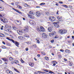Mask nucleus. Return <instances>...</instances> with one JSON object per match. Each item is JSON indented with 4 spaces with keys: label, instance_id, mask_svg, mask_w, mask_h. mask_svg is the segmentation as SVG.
<instances>
[{
    "label": "nucleus",
    "instance_id": "1",
    "mask_svg": "<svg viewBox=\"0 0 74 74\" xmlns=\"http://www.w3.org/2000/svg\"><path fill=\"white\" fill-rule=\"evenodd\" d=\"M28 29H29V27H28V26H27L25 27L24 29L23 32L24 33H26L28 32Z\"/></svg>",
    "mask_w": 74,
    "mask_h": 74
},
{
    "label": "nucleus",
    "instance_id": "2",
    "mask_svg": "<svg viewBox=\"0 0 74 74\" xmlns=\"http://www.w3.org/2000/svg\"><path fill=\"white\" fill-rule=\"evenodd\" d=\"M57 23H59V22H54L53 24H54V26L56 27L57 28L59 27V25L58 24H57Z\"/></svg>",
    "mask_w": 74,
    "mask_h": 74
},
{
    "label": "nucleus",
    "instance_id": "3",
    "mask_svg": "<svg viewBox=\"0 0 74 74\" xmlns=\"http://www.w3.org/2000/svg\"><path fill=\"white\" fill-rule=\"evenodd\" d=\"M14 44H15L16 45L17 47H19V43H18L16 41H14L13 40L12 42Z\"/></svg>",
    "mask_w": 74,
    "mask_h": 74
},
{
    "label": "nucleus",
    "instance_id": "4",
    "mask_svg": "<svg viewBox=\"0 0 74 74\" xmlns=\"http://www.w3.org/2000/svg\"><path fill=\"white\" fill-rule=\"evenodd\" d=\"M56 33L55 32L53 31L51 33H49V36H53Z\"/></svg>",
    "mask_w": 74,
    "mask_h": 74
},
{
    "label": "nucleus",
    "instance_id": "5",
    "mask_svg": "<svg viewBox=\"0 0 74 74\" xmlns=\"http://www.w3.org/2000/svg\"><path fill=\"white\" fill-rule=\"evenodd\" d=\"M12 9H13V10H14V11H16V12H18V13H19V14H22V12L19 11V10H17V9H16L14 8H12Z\"/></svg>",
    "mask_w": 74,
    "mask_h": 74
},
{
    "label": "nucleus",
    "instance_id": "6",
    "mask_svg": "<svg viewBox=\"0 0 74 74\" xmlns=\"http://www.w3.org/2000/svg\"><path fill=\"white\" fill-rule=\"evenodd\" d=\"M40 30L42 32H44L45 31V29L43 27L41 26L40 27Z\"/></svg>",
    "mask_w": 74,
    "mask_h": 74
},
{
    "label": "nucleus",
    "instance_id": "7",
    "mask_svg": "<svg viewBox=\"0 0 74 74\" xmlns=\"http://www.w3.org/2000/svg\"><path fill=\"white\" fill-rule=\"evenodd\" d=\"M47 36L46 34L44 33L42 34V37L43 38H47Z\"/></svg>",
    "mask_w": 74,
    "mask_h": 74
},
{
    "label": "nucleus",
    "instance_id": "8",
    "mask_svg": "<svg viewBox=\"0 0 74 74\" xmlns=\"http://www.w3.org/2000/svg\"><path fill=\"white\" fill-rule=\"evenodd\" d=\"M36 41H36V42L38 44H40V38H36Z\"/></svg>",
    "mask_w": 74,
    "mask_h": 74
},
{
    "label": "nucleus",
    "instance_id": "9",
    "mask_svg": "<svg viewBox=\"0 0 74 74\" xmlns=\"http://www.w3.org/2000/svg\"><path fill=\"white\" fill-rule=\"evenodd\" d=\"M36 15L37 16H40L41 15V13L40 12H36Z\"/></svg>",
    "mask_w": 74,
    "mask_h": 74
},
{
    "label": "nucleus",
    "instance_id": "10",
    "mask_svg": "<svg viewBox=\"0 0 74 74\" xmlns=\"http://www.w3.org/2000/svg\"><path fill=\"white\" fill-rule=\"evenodd\" d=\"M48 30L49 32H51L52 31V28L51 27H49L48 28Z\"/></svg>",
    "mask_w": 74,
    "mask_h": 74
},
{
    "label": "nucleus",
    "instance_id": "11",
    "mask_svg": "<svg viewBox=\"0 0 74 74\" xmlns=\"http://www.w3.org/2000/svg\"><path fill=\"white\" fill-rule=\"evenodd\" d=\"M28 16H29V18H30L31 19H34V16L32 15H30V14H28Z\"/></svg>",
    "mask_w": 74,
    "mask_h": 74
},
{
    "label": "nucleus",
    "instance_id": "12",
    "mask_svg": "<svg viewBox=\"0 0 74 74\" xmlns=\"http://www.w3.org/2000/svg\"><path fill=\"white\" fill-rule=\"evenodd\" d=\"M17 32L20 35H22V31L20 30L17 31Z\"/></svg>",
    "mask_w": 74,
    "mask_h": 74
},
{
    "label": "nucleus",
    "instance_id": "13",
    "mask_svg": "<svg viewBox=\"0 0 74 74\" xmlns=\"http://www.w3.org/2000/svg\"><path fill=\"white\" fill-rule=\"evenodd\" d=\"M29 64L30 66H31L32 67H33V66H34V63L32 62H29Z\"/></svg>",
    "mask_w": 74,
    "mask_h": 74
},
{
    "label": "nucleus",
    "instance_id": "14",
    "mask_svg": "<svg viewBox=\"0 0 74 74\" xmlns=\"http://www.w3.org/2000/svg\"><path fill=\"white\" fill-rule=\"evenodd\" d=\"M29 22L30 24H31V25H33L34 22V21L30 20L29 21Z\"/></svg>",
    "mask_w": 74,
    "mask_h": 74
},
{
    "label": "nucleus",
    "instance_id": "15",
    "mask_svg": "<svg viewBox=\"0 0 74 74\" xmlns=\"http://www.w3.org/2000/svg\"><path fill=\"white\" fill-rule=\"evenodd\" d=\"M67 31L66 29H63L62 30V32L63 33V34H66V33H67Z\"/></svg>",
    "mask_w": 74,
    "mask_h": 74
},
{
    "label": "nucleus",
    "instance_id": "16",
    "mask_svg": "<svg viewBox=\"0 0 74 74\" xmlns=\"http://www.w3.org/2000/svg\"><path fill=\"white\" fill-rule=\"evenodd\" d=\"M5 35L3 34H0V37H5Z\"/></svg>",
    "mask_w": 74,
    "mask_h": 74
},
{
    "label": "nucleus",
    "instance_id": "17",
    "mask_svg": "<svg viewBox=\"0 0 74 74\" xmlns=\"http://www.w3.org/2000/svg\"><path fill=\"white\" fill-rule=\"evenodd\" d=\"M65 52L66 53H70V51L68 49H66L65 50Z\"/></svg>",
    "mask_w": 74,
    "mask_h": 74
},
{
    "label": "nucleus",
    "instance_id": "18",
    "mask_svg": "<svg viewBox=\"0 0 74 74\" xmlns=\"http://www.w3.org/2000/svg\"><path fill=\"white\" fill-rule=\"evenodd\" d=\"M16 21L17 22V25H21L22 23H21V21H18V20Z\"/></svg>",
    "mask_w": 74,
    "mask_h": 74
},
{
    "label": "nucleus",
    "instance_id": "19",
    "mask_svg": "<svg viewBox=\"0 0 74 74\" xmlns=\"http://www.w3.org/2000/svg\"><path fill=\"white\" fill-rule=\"evenodd\" d=\"M59 32L60 34H63V30L62 29H60L59 31Z\"/></svg>",
    "mask_w": 74,
    "mask_h": 74
},
{
    "label": "nucleus",
    "instance_id": "20",
    "mask_svg": "<svg viewBox=\"0 0 74 74\" xmlns=\"http://www.w3.org/2000/svg\"><path fill=\"white\" fill-rule=\"evenodd\" d=\"M6 39H7V40H9L10 41H12V42H13V41H14V40H13V39H10L8 37L6 38Z\"/></svg>",
    "mask_w": 74,
    "mask_h": 74
},
{
    "label": "nucleus",
    "instance_id": "21",
    "mask_svg": "<svg viewBox=\"0 0 74 74\" xmlns=\"http://www.w3.org/2000/svg\"><path fill=\"white\" fill-rule=\"evenodd\" d=\"M33 11H30L29 12V14H27L28 15V14L30 15H32V14H33Z\"/></svg>",
    "mask_w": 74,
    "mask_h": 74
},
{
    "label": "nucleus",
    "instance_id": "22",
    "mask_svg": "<svg viewBox=\"0 0 74 74\" xmlns=\"http://www.w3.org/2000/svg\"><path fill=\"white\" fill-rule=\"evenodd\" d=\"M23 36L25 37H28V38H29L30 37V36H29L28 35L25 34Z\"/></svg>",
    "mask_w": 74,
    "mask_h": 74
},
{
    "label": "nucleus",
    "instance_id": "23",
    "mask_svg": "<svg viewBox=\"0 0 74 74\" xmlns=\"http://www.w3.org/2000/svg\"><path fill=\"white\" fill-rule=\"evenodd\" d=\"M18 38L20 40H23V36H18Z\"/></svg>",
    "mask_w": 74,
    "mask_h": 74
},
{
    "label": "nucleus",
    "instance_id": "24",
    "mask_svg": "<svg viewBox=\"0 0 74 74\" xmlns=\"http://www.w3.org/2000/svg\"><path fill=\"white\" fill-rule=\"evenodd\" d=\"M54 18H55V17H53L51 19V21L52 22H54V21H55V20L54 19Z\"/></svg>",
    "mask_w": 74,
    "mask_h": 74
},
{
    "label": "nucleus",
    "instance_id": "25",
    "mask_svg": "<svg viewBox=\"0 0 74 74\" xmlns=\"http://www.w3.org/2000/svg\"><path fill=\"white\" fill-rule=\"evenodd\" d=\"M2 59L4 62H8V60L7 59H6V58H2Z\"/></svg>",
    "mask_w": 74,
    "mask_h": 74
},
{
    "label": "nucleus",
    "instance_id": "26",
    "mask_svg": "<svg viewBox=\"0 0 74 74\" xmlns=\"http://www.w3.org/2000/svg\"><path fill=\"white\" fill-rule=\"evenodd\" d=\"M60 21H61V22H63V18L62 17H61L60 18V19L59 20Z\"/></svg>",
    "mask_w": 74,
    "mask_h": 74
},
{
    "label": "nucleus",
    "instance_id": "27",
    "mask_svg": "<svg viewBox=\"0 0 74 74\" xmlns=\"http://www.w3.org/2000/svg\"><path fill=\"white\" fill-rule=\"evenodd\" d=\"M1 48L2 49H6V47L4 46H2Z\"/></svg>",
    "mask_w": 74,
    "mask_h": 74
},
{
    "label": "nucleus",
    "instance_id": "28",
    "mask_svg": "<svg viewBox=\"0 0 74 74\" xmlns=\"http://www.w3.org/2000/svg\"><path fill=\"white\" fill-rule=\"evenodd\" d=\"M45 59L46 60H49V58H48V57H45Z\"/></svg>",
    "mask_w": 74,
    "mask_h": 74
},
{
    "label": "nucleus",
    "instance_id": "29",
    "mask_svg": "<svg viewBox=\"0 0 74 74\" xmlns=\"http://www.w3.org/2000/svg\"><path fill=\"white\" fill-rule=\"evenodd\" d=\"M45 3H41L40 4V5H45Z\"/></svg>",
    "mask_w": 74,
    "mask_h": 74
},
{
    "label": "nucleus",
    "instance_id": "30",
    "mask_svg": "<svg viewBox=\"0 0 74 74\" xmlns=\"http://www.w3.org/2000/svg\"><path fill=\"white\" fill-rule=\"evenodd\" d=\"M17 7L19 9H22V7L20 5L17 6Z\"/></svg>",
    "mask_w": 74,
    "mask_h": 74
},
{
    "label": "nucleus",
    "instance_id": "31",
    "mask_svg": "<svg viewBox=\"0 0 74 74\" xmlns=\"http://www.w3.org/2000/svg\"><path fill=\"white\" fill-rule=\"evenodd\" d=\"M9 59L10 60H14V59L12 57H10Z\"/></svg>",
    "mask_w": 74,
    "mask_h": 74
},
{
    "label": "nucleus",
    "instance_id": "32",
    "mask_svg": "<svg viewBox=\"0 0 74 74\" xmlns=\"http://www.w3.org/2000/svg\"><path fill=\"white\" fill-rule=\"evenodd\" d=\"M14 70H15V71H16V72H17V73H19V71L17 69H16L15 68L14 69Z\"/></svg>",
    "mask_w": 74,
    "mask_h": 74
},
{
    "label": "nucleus",
    "instance_id": "33",
    "mask_svg": "<svg viewBox=\"0 0 74 74\" xmlns=\"http://www.w3.org/2000/svg\"><path fill=\"white\" fill-rule=\"evenodd\" d=\"M63 6L65 8H68V6H67L66 5H63Z\"/></svg>",
    "mask_w": 74,
    "mask_h": 74
},
{
    "label": "nucleus",
    "instance_id": "34",
    "mask_svg": "<svg viewBox=\"0 0 74 74\" xmlns=\"http://www.w3.org/2000/svg\"><path fill=\"white\" fill-rule=\"evenodd\" d=\"M4 21L5 22H6V23H8V21H7V19L6 18H5L4 19Z\"/></svg>",
    "mask_w": 74,
    "mask_h": 74
},
{
    "label": "nucleus",
    "instance_id": "35",
    "mask_svg": "<svg viewBox=\"0 0 74 74\" xmlns=\"http://www.w3.org/2000/svg\"><path fill=\"white\" fill-rule=\"evenodd\" d=\"M38 73H41V74H45V73H46L45 72H40V71H38Z\"/></svg>",
    "mask_w": 74,
    "mask_h": 74
},
{
    "label": "nucleus",
    "instance_id": "36",
    "mask_svg": "<svg viewBox=\"0 0 74 74\" xmlns=\"http://www.w3.org/2000/svg\"><path fill=\"white\" fill-rule=\"evenodd\" d=\"M1 21H2V22H3L4 23H5V22L3 20V19H1Z\"/></svg>",
    "mask_w": 74,
    "mask_h": 74
},
{
    "label": "nucleus",
    "instance_id": "37",
    "mask_svg": "<svg viewBox=\"0 0 74 74\" xmlns=\"http://www.w3.org/2000/svg\"><path fill=\"white\" fill-rule=\"evenodd\" d=\"M10 71L9 70H7L6 71V72L7 73H8V74H9V73H10Z\"/></svg>",
    "mask_w": 74,
    "mask_h": 74
},
{
    "label": "nucleus",
    "instance_id": "38",
    "mask_svg": "<svg viewBox=\"0 0 74 74\" xmlns=\"http://www.w3.org/2000/svg\"><path fill=\"white\" fill-rule=\"evenodd\" d=\"M69 65L70 66H72L73 65V64H72V63L70 62L69 63Z\"/></svg>",
    "mask_w": 74,
    "mask_h": 74
},
{
    "label": "nucleus",
    "instance_id": "39",
    "mask_svg": "<svg viewBox=\"0 0 74 74\" xmlns=\"http://www.w3.org/2000/svg\"><path fill=\"white\" fill-rule=\"evenodd\" d=\"M14 63H15V61H12L11 62V64H14Z\"/></svg>",
    "mask_w": 74,
    "mask_h": 74
},
{
    "label": "nucleus",
    "instance_id": "40",
    "mask_svg": "<svg viewBox=\"0 0 74 74\" xmlns=\"http://www.w3.org/2000/svg\"><path fill=\"white\" fill-rule=\"evenodd\" d=\"M37 30L38 32H40V28H37Z\"/></svg>",
    "mask_w": 74,
    "mask_h": 74
},
{
    "label": "nucleus",
    "instance_id": "41",
    "mask_svg": "<svg viewBox=\"0 0 74 74\" xmlns=\"http://www.w3.org/2000/svg\"><path fill=\"white\" fill-rule=\"evenodd\" d=\"M0 8H1V11H3L4 10V8H3V7H0Z\"/></svg>",
    "mask_w": 74,
    "mask_h": 74
},
{
    "label": "nucleus",
    "instance_id": "42",
    "mask_svg": "<svg viewBox=\"0 0 74 74\" xmlns=\"http://www.w3.org/2000/svg\"><path fill=\"white\" fill-rule=\"evenodd\" d=\"M8 30L9 32H10V33H11V29H8Z\"/></svg>",
    "mask_w": 74,
    "mask_h": 74
},
{
    "label": "nucleus",
    "instance_id": "43",
    "mask_svg": "<svg viewBox=\"0 0 74 74\" xmlns=\"http://www.w3.org/2000/svg\"><path fill=\"white\" fill-rule=\"evenodd\" d=\"M45 13L47 15H49V12H45Z\"/></svg>",
    "mask_w": 74,
    "mask_h": 74
},
{
    "label": "nucleus",
    "instance_id": "44",
    "mask_svg": "<svg viewBox=\"0 0 74 74\" xmlns=\"http://www.w3.org/2000/svg\"><path fill=\"white\" fill-rule=\"evenodd\" d=\"M60 17H59V16H58L57 17V18L58 19V20H60Z\"/></svg>",
    "mask_w": 74,
    "mask_h": 74
},
{
    "label": "nucleus",
    "instance_id": "45",
    "mask_svg": "<svg viewBox=\"0 0 74 74\" xmlns=\"http://www.w3.org/2000/svg\"><path fill=\"white\" fill-rule=\"evenodd\" d=\"M41 53L42 54V55H45V52H41Z\"/></svg>",
    "mask_w": 74,
    "mask_h": 74
},
{
    "label": "nucleus",
    "instance_id": "46",
    "mask_svg": "<svg viewBox=\"0 0 74 74\" xmlns=\"http://www.w3.org/2000/svg\"><path fill=\"white\" fill-rule=\"evenodd\" d=\"M8 74H13V73L11 71H10V72L8 73Z\"/></svg>",
    "mask_w": 74,
    "mask_h": 74
},
{
    "label": "nucleus",
    "instance_id": "47",
    "mask_svg": "<svg viewBox=\"0 0 74 74\" xmlns=\"http://www.w3.org/2000/svg\"><path fill=\"white\" fill-rule=\"evenodd\" d=\"M58 57L59 58H60V59L61 58H62V56L60 55H59L58 56Z\"/></svg>",
    "mask_w": 74,
    "mask_h": 74
},
{
    "label": "nucleus",
    "instance_id": "48",
    "mask_svg": "<svg viewBox=\"0 0 74 74\" xmlns=\"http://www.w3.org/2000/svg\"><path fill=\"white\" fill-rule=\"evenodd\" d=\"M43 71H46V72H47V73H48V70H47V69L43 70Z\"/></svg>",
    "mask_w": 74,
    "mask_h": 74
},
{
    "label": "nucleus",
    "instance_id": "49",
    "mask_svg": "<svg viewBox=\"0 0 74 74\" xmlns=\"http://www.w3.org/2000/svg\"><path fill=\"white\" fill-rule=\"evenodd\" d=\"M60 52H64V50L61 49L60 50Z\"/></svg>",
    "mask_w": 74,
    "mask_h": 74
},
{
    "label": "nucleus",
    "instance_id": "50",
    "mask_svg": "<svg viewBox=\"0 0 74 74\" xmlns=\"http://www.w3.org/2000/svg\"><path fill=\"white\" fill-rule=\"evenodd\" d=\"M69 7L70 8V9H73V7L71 6H69Z\"/></svg>",
    "mask_w": 74,
    "mask_h": 74
},
{
    "label": "nucleus",
    "instance_id": "51",
    "mask_svg": "<svg viewBox=\"0 0 74 74\" xmlns=\"http://www.w3.org/2000/svg\"><path fill=\"white\" fill-rule=\"evenodd\" d=\"M12 28L13 29H14V30H15L16 29V28L15 27H12Z\"/></svg>",
    "mask_w": 74,
    "mask_h": 74
},
{
    "label": "nucleus",
    "instance_id": "52",
    "mask_svg": "<svg viewBox=\"0 0 74 74\" xmlns=\"http://www.w3.org/2000/svg\"><path fill=\"white\" fill-rule=\"evenodd\" d=\"M25 51H28V50H29V49H28V48H26L25 49Z\"/></svg>",
    "mask_w": 74,
    "mask_h": 74
},
{
    "label": "nucleus",
    "instance_id": "53",
    "mask_svg": "<svg viewBox=\"0 0 74 74\" xmlns=\"http://www.w3.org/2000/svg\"><path fill=\"white\" fill-rule=\"evenodd\" d=\"M53 42H54V40H52L51 41V43H53Z\"/></svg>",
    "mask_w": 74,
    "mask_h": 74
},
{
    "label": "nucleus",
    "instance_id": "54",
    "mask_svg": "<svg viewBox=\"0 0 74 74\" xmlns=\"http://www.w3.org/2000/svg\"><path fill=\"white\" fill-rule=\"evenodd\" d=\"M55 62V61H52L51 62L52 64H53V63H54Z\"/></svg>",
    "mask_w": 74,
    "mask_h": 74
},
{
    "label": "nucleus",
    "instance_id": "55",
    "mask_svg": "<svg viewBox=\"0 0 74 74\" xmlns=\"http://www.w3.org/2000/svg\"><path fill=\"white\" fill-rule=\"evenodd\" d=\"M49 20L51 21V19H52V18H51V16L49 17Z\"/></svg>",
    "mask_w": 74,
    "mask_h": 74
},
{
    "label": "nucleus",
    "instance_id": "56",
    "mask_svg": "<svg viewBox=\"0 0 74 74\" xmlns=\"http://www.w3.org/2000/svg\"><path fill=\"white\" fill-rule=\"evenodd\" d=\"M33 46L34 47V48H36L37 47V46H36V45H33Z\"/></svg>",
    "mask_w": 74,
    "mask_h": 74
},
{
    "label": "nucleus",
    "instance_id": "57",
    "mask_svg": "<svg viewBox=\"0 0 74 74\" xmlns=\"http://www.w3.org/2000/svg\"><path fill=\"white\" fill-rule=\"evenodd\" d=\"M21 62L22 63H24V61L23 60H21Z\"/></svg>",
    "mask_w": 74,
    "mask_h": 74
},
{
    "label": "nucleus",
    "instance_id": "58",
    "mask_svg": "<svg viewBox=\"0 0 74 74\" xmlns=\"http://www.w3.org/2000/svg\"><path fill=\"white\" fill-rule=\"evenodd\" d=\"M64 60H65V61H66V62L67 61V59H66L65 58H64Z\"/></svg>",
    "mask_w": 74,
    "mask_h": 74
},
{
    "label": "nucleus",
    "instance_id": "59",
    "mask_svg": "<svg viewBox=\"0 0 74 74\" xmlns=\"http://www.w3.org/2000/svg\"><path fill=\"white\" fill-rule=\"evenodd\" d=\"M26 43H27V44H30V42H25Z\"/></svg>",
    "mask_w": 74,
    "mask_h": 74
},
{
    "label": "nucleus",
    "instance_id": "60",
    "mask_svg": "<svg viewBox=\"0 0 74 74\" xmlns=\"http://www.w3.org/2000/svg\"><path fill=\"white\" fill-rule=\"evenodd\" d=\"M25 5H26V6H27V7H29V5H27V4L25 3Z\"/></svg>",
    "mask_w": 74,
    "mask_h": 74
},
{
    "label": "nucleus",
    "instance_id": "61",
    "mask_svg": "<svg viewBox=\"0 0 74 74\" xmlns=\"http://www.w3.org/2000/svg\"><path fill=\"white\" fill-rule=\"evenodd\" d=\"M37 56H38L39 58H40V54H38Z\"/></svg>",
    "mask_w": 74,
    "mask_h": 74
},
{
    "label": "nucleus",
    "instance_id": "62",
    "mask_svg": "<svg viewBox=\"0 0 74 74\" xmlns=\"http://www.w3.org/2000/svg\"><path fill=\"white\" fill-rule=\"evenodd\" d=\"M55 65H56V64H55V63H54L53 65V66L54 67L55 66Z\"/></svg>",
    "mask_w": 74,
    "mask_h": 74
},
{
    "label": "nucleus",
    "instance_id": "63",
    "mask_svg": "<svg viewBox=\"0 0 74 74\" xmlns=\"http://www.w3.org/2000/svg\"><path fill=\"white\" fill-rule=\"evenodd\" d=\"M15 62H16V63H18V61L17 60H15Z\"/></svg>",
    "mask_w": 74,
    "mask_h": 74
},
{
    "label": "nucleus",
    "instance_id": "64",
    "mask_svg": "<svg viewBox=\"0 0 74 74\" xmlns=\"http://www.w3.org/2000/svg\"><path fill=\"white\" fill-rule=\"evenodd\" d=\"M72 38H73V39H74V36H72Z\"/></svg>",
    "mask_w": 74,
    "mask_h": 74
}]
</instances>
